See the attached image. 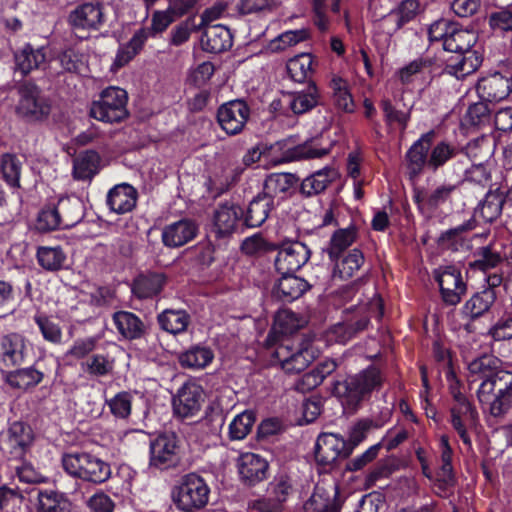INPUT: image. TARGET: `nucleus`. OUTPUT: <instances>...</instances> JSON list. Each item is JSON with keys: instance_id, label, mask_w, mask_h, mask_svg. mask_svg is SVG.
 Here are the masks:
<instances>
[{"instance_id": "f257e3e1", "label": "nucleus", "mask_w": 512, "mask_h": 512, "mask_svg": "<svg viewBox=\"0 0 512 512\" xmlns=\"http://www.w3.org/2000/svg\"><path fill=\"white\" fill-rule=\"evenodd\" d=\"M382 375L375 366H369L357 374L348 376L344 381L334 384V394L350 409H355L367 399L374 390L382 385Z\"/></svg>"}, {"instance_id": "f03ea898", "label": "nucleus", "mask_w": 512, "mask_h": 512, "mask_svg": "<svg viewBox=\"0 0 512 512\" xmlns=\"http://www.w3.org/2000/svg\"><path fill=\"white\" fill-rule=\"evenodd\" d=\"M62 467L72 478L92 484H102L111 476V467L100 457L84 451L65 453Z\"/></svg>"}, {"instance_id": "7ed1b4c3", "label": "nucleus", "mask_w": 512, "mask_h": 512, "mask_svg": "<svg viewBox=\"0 0 512 512\" xmlns=\"http://www.w3.org/2000/svg\"><path fill=\"white\" fill-rule=\"evenodd\" d=\"M512 396V373L500 370L493 376L482 379L477 397L482 406H488L490 413L497 417L504 414Z\"/></svg>"}, {"instance_id": "20e7f679", "label": "nucleus", "mask_w": 512, "mask_h": 512, "mask_svg": "<svg viewBox=\"0 0 512 512\" xmlns=\"http://www.w3.org/2000/svg\"><path fill=\"white\" fill-rule=\"evenodd\" d=\"M127 92L119 87L104 89L90 106L89 115L104 123H118L128 116Z\"/></svg>"}, {"instance_id": "39448f33", "label": "nucleus", "mask_w": 512, "mask_h": 512, "mask_svg": "<svg viewBox=\"0 0 512 512\" xmlns=\"http://www.w3.org/2000/svg\"><path fill=\"white\" fill-rule=\"evenodd\" d=\"M210 488L206 481L195 473L182 477L173 492V500L183 511L203 508L209 500Z\"/></svg>"}, {"instance_id": "423d86ee", "label": "nucleus", "mask_w": 512, "mask_h": 512, "mask_svg": "<svg viewBox=\"0 0 512 512\" xmlns=\"http://www.w3.org/2000/svg\"><path fill=\"white\" fill-rule=\"evenodd\" d=\"M33 356V346L21 333L10 332L0 336V363L15 367L27 363Z\"/></svg>"}, {"instance_id": "0eeeda50", "label": "nucleus", "mask_w": 512, "mask_h": 512, "mask_svg": "<svg viewBox=\"0 0 512 512\" xmlns=\"http://www.w3.org/2000/svg\"><path fill=\"white\" fill-rule=\"evenodd\" d=\"M204 402V390L195 381L185 382L172 397V409L175 417L185 420L195 417Z\"/></svg>"}, {"instance_id": "6e6552de", "label": "nucleus", "mask_w": 512, "mask_h": 512, "mask_svg": "<svg viewBox=\"0 0 512 512\" xmlns=\"http://www.w3.org/2000/svg\"><path fill=\"white\" fill-rule=\"evenodd\" d=\"M179 440L174 433H163L150 441L149 464L165 470L178 463Z\"/></svg>"}, {"instance_id": "1a4fd4ad", "label": "nucleus", "mask_w": 512, "mask_h": 512, "mask_svg": "<svg viewBox=\"0 0 512 512\" xmlns=\"http://www.w3.org/2000/svg\"><path fill=\"white\" fill-rule=\"evenodd\" d=\"M311 251L308 246L299 241L286 242L277 248L274 265L281 275L295 273L310 259Z\"/></svg>"}, {"instance_id": "9d476101", "label": "nucleus", "mask_w": 512, "mask_h": 512, "mask_svg": "<svg viewBox=\"0 0 512 512\" xmlns=\"http://www.w3.org/2000/svg\"><path fill=\"white\" fill-rule=\"evenodd\" d=\"M104 22V7L97 0L78 4L68 15V23L75 31H96Z\"/></svg>"}, {"instance_id": "9b49d317", "label": "nucleus", "mask_w": 512, "mask_h": 512, "mask_svg": "<svg viewBox=\"0 0 512 512\" xmlns=\"http://www.w3.org/2000/svg\"><path fill=\"white\" fill-rule=\"evenodd\" d=\"M434 277L443 301L449 305L458 304L466 291L461 271L453 265L441 266L435 270Z\"/></svg>"}, {"instance_id": "f8f14e48", "label": "nucleus", "mask_w": 512, "mask_h": 512, "mask_svg": "<svg viewBox=\"0 0 512 512\" xmlns=\"http://www.w3.org/2000/svg\"><path fill=\"white\" fill-rule=\"evenodd\" d=\"M249 117L250 108L245 101L240 99L224 103L217 111L218 123L228 135L241 133Z\"/></svg>"}, {"instance_id": "ddd939ff", "label": "nucleus", "mask_w": 512, "mask_h": 512, "mask_svg": "<svg viewBox=\"0 0 512 512\" xmlns=\"http://www.w3.org/2000/svg\"><path fill=\"white\" fill-rule=\"evenodd\" d=\"M352 453V447H348L347 441L334 433H323L318 436L314 455L318 464L327 466L333 464L339 457H348Z\"/></svg>"}, {"instance_id": "4468645a", "label": "nucleus", "mask_w": 512, "mask_h": 512, "mask_svg": "<svg viewBox=\"0 0 512 512\" xmlns=\"http://www.w3.org/2000/svg\"><path fill=\"white\" fill-rule=\"evenodd\" d=\"M34 440L32 428L25 422L15 421L2 435V448L13 458H22Z\"/></svg>"}, {"instance_id": "2eb2a0df", "label": "nucleus", "mask_w": 512, "mask_h": 512, "mask_svg": "<svg viewBox=\"0 0 512 512\" xmlns=\"http://www.w3.org/2000/svg\"><path fill=\"white\" fill-rule=\"evenodd\" d=\"M451 425L457 432L463 444L472 447L468 429L472 428L478 419V413L466 397L457 396V403L450 409Z\"/></svg>"}, {"instance_id": "dca6fc26", "label": "nucleus", "mask_w": 512, "mask_h": 512, "mask_svg": "<svg viewBox=\"0 0 512 512\" xmlns=\"http://www.w3.org/2000/svg\"><path fill=\"white\" fill-rule=\"evenodd\" d=\"M19 95V103L16 108L19 115L41 119L49 114L50 106L40 95L37 86L30 83L23 84L19 88Z\"/></svg>"}, {"instance_id": "f3484780", "label": "nucleus", "mask_w": 512, "mask_h": 512, "mask_svg": "<svg viewBox=\"0 0 512 512\" xmlns=\"http://www.w3.org/2000/svg\"><path fill=\"white\" fill-rule=\"evenodd\" d=\"M476 90L483 101L499 102L512 92V78L495 72L479 79Z\"/></svg>"}, {"instance_id": "a211bd4d", "label": "nucleus", "mask_w": 512, "mask_h": 512, "mask_svg": "<svg viewBox=\"0 0 512 512\" xmlns=\"http://www.w3.org/2000/svg\"><path fill=\"white\" fill-rule=\"evenodd\" d=\"M268 462L262 456L246 452L237 459L240 480L248 486H255L267 478Z\"/></svg>"}, {"instance_id": "6ab92c4d", "label": "nucleus", "mask_w": 512, "mask_h": 512, "mask_svg": "<svg viewBox=\"0 0 512 512\" xmlns=\"http://www.w3.org/2000/svg\"><path fill=\"white\" fill-rule=\"evenodd\" d=\"M482 63V56L478 51L466 53H452L444 60L443 72L457 79H463L474 73Z\"/></svg>"}, {"instance_id": "aec40b11", "label": "nucleus", "mask_w": 512, "mask_h": 512, "mask_svg": "<svg viewBox=\"0 0 512 512\" xmlns=\"http://www.w3.org/2000/svg\"><path fill=\"white\" fill-rule=\"evenodd\" d=\"M198 226L189 219H181L166 225L161 233V239L164 246L168 248H177L193 240L197 235Z\"/></svg>"}, {"instance_id": "412c9836", "label": "nucleus", "mask_w": 512, "mask_h": 512, "mask_svg": "<svg viewBox=\"0 0 512 512\" xmlns=\"http://www.w3.org/2000/svg\"><path fill=\"white\" fill-rule=\"evenodd\" d=\"M330 151L331 145L324 147L318 139H311L286 149L274 163L277 165L294 161L319 159L328 155Z\"/></svg>"}, {"instance_id": "4be33fe9", "label": "nucleus", "mask_w": 512, "mask_h": 512, "mask_svg": "<svg viewBox=\"0 0 512 512\" xmlns=\"http://www.w3.org/2000/svg\"><path fill=\"white\" fill-rule=\"evenodd\" d=\"M138 192L128 183L117 184L112 187L106 196V204L110 211L116 214L131 212L137 203Z\"/></svg>"}, {"instance_id": "5701e85b", "label": "nucleus", "mask_w": 512, "mask_h": 512, "mask_svg": "<svg viewBox=\"0 0 512 512\" xmlns=\"http://www.w3.org/2000/svg\"><path fill=\"white\" fill-rule=\"evenodd\" d=\"M403 26L392 11L375 22L373 41L381 56L387 54L392 44L393 35Z\"/></svg>"}, {"instance_id": "b1692460", "label": "nucleus", "mask_w": 512, "mask_h": 512, "mask_svg": "<svg viewBox=\"0 0 512 512\" xmlns=\"http://www.w3.org/2000/svg\"><path fill=\"white\" fill-rule=\"evenodd\" d=\"M433 137V131L421 135L407 151L406 158L411 176L419 175L425 166L429 168V149Z\"/></svg>"}, {"instance_id": "393cba45", "label": "nucleus", "mask_w": 512, "mask_h": 512, "mask_svg": "<svg viewBox=\"0 0 512 512\" xmlns=\"http://www.w3.org/2000/svg\"><path fill=\"white\" fill-rule=\"evenodd\" d=\"M213 349L206 343H197L189 346L178 356L181 367L191 370H203L214 360Z\"/></svg>"}, {"instance_id": "a878e982", "label": "nucleus", "mask_w": 512, "mask_h": 512, "mask_svg": "<svg viewBox=\"0 0 512 512\" xmlns=\"http://www.w3.org/2000/svg\"><path fill=\"white\" fill-rule=\"evenodd\" d=\"M202 49L209 53H221L232 46V34L224 25H207L201 36Z\"/></svg>"}, {"instance_id": "bb28decb", "label": "nucleus", "mask_w": 512, "mask_h": 512, "mask_svg": "<svg viewBox=\"0 0 512 512\" xmlns=\"http://www.w3.org/2000/svg\"><path fill=\"white\" fill-rule=\"evenodd\" d=\"M33 505L36 512H71L65 493L53 489L37 490Z\"/></svg>"}, {"instance_id": "cd10ccee", "label": "nucleus", "mask_w": 512, "mask_h": 512, "mask_svg": "<svg viewBox=\"0 0 512 512\" xmlns=\"http://www.w3.org/2000/svg\"><path fill=\"white\" fill-rule=\"evenodd\" d=\"M310 285L308 282L294 273L281 275L277 284L273 288V295L283 302H292L301 297Z\"/></svg>"}, {"instance_id": "c85d7f7f", "label": "nucleus", "mask_w": 512, "mask_h": 512, "mask_svg": "<svg viewBox=\"0 0 512 512\" xmlns=\"http://www.w3.org/2000/svg\"><path fill=\"white\" fill-rule=\"evenodd\" d=\"M364 261V254L360 249H351L347 254H342L337 260L331 261L334 264L332 278L334 280H348L352 278L363 266Z\"/></svg>"}, {"instance_id": "c756f323", "label": "nucleus", "mask_w": 512, "mask_h": 512, "mask_svg": "<svg viewBox=\"0 0 512 512\" xmlns=\"http://www.w3.org/2000/svg\"><path fill=\"white\" fill-rule=\"evenodd\" d=\"M243 217V209L234 204L220 205L214 214V227L219 236L233 233Z\"/></svg>"}, {"instance_id": "7c9ffc66", "label": "nucleus", "mask_w": 512, "mask_h": 512, "mask_svg": "<svg viewBox=\"0 0 512 512\" xmlns=\"http://www.w3.org/2000/svg\"><path fill=\"white\" fill-rule=\"evenodd\" d=\"M358 229L355 225L339 228L333 232L327 246L323 249L330 261L337 260L357 239Z\"/></svg>"}, {"instance_id": "2f4dec72", "label": "nucleus", "mask_w": 512, "mask_h": 512, "mask_svg": "<svg viewBox=\"0 0 512 512\" xmlns=\"http://www.w3.org/2000/svg\"><path fill=\"white\" fill-rule=\"evenodd\" d=\"M100 155L86 150L73 159L72 175L75 180L90 182L100 170Z\"/></svg>"}, {"instance_id": "473e14b6", "label": "nucleus", "mask_w": 512, "mask_h": 512, "mask_svg": "<svg viewBox=\"0 0 512 512\" xmlns=\"http://www.w3.org/2000/svg\"><path fill=\"white\" fill-rule=\"evenodd\" d=\"M112 320L119 334L127 340L139 339L145 333V324L132 312L117 311Z\"/></svg>"}, {"instance_id": "72a5a7b5", "label": "nucleus", "mask_w": 512, "mask_h": 512, "mask_svg": "<svg viewBox=\"0 0 512 512\" xmlns=\"http://www.w3.org/2000/svg\"><path fill=\"white\" fill-rule=\"evenodd\" d=\"M477 40L478 35L475 31L464 29L456 23L448 35L443 49L450 53L468 54V51H475L473 47Z\"/></svg>"}, {"instance_id": "f704fd0d", "label": "nucleus", "mask_w": 512, "mask_h": 512, "mask_svg": "<svg viewBox=\"0 0 512 512\" xmlns=\"http://www.w3.org/2000/svg\"><path fill=\"white\" fill-rule=\"evenodd\" d=\"M274 205V201L264 194L257 195L243 214L244 224L250 228L260 227L268 218Z\"/></svg>"}, {"instance_id": "c9c22d12", "label": "nucleus", "mask_w": 512, "mask_h": 512, "mask_svg": "<svg viewBox=\"0 0 512 512\" xmlns=\"http://www.w3.org/2000/svg\"><path fill=\"white\" fill-rule=\"evenodd\" d=\"M336 177L337 171L333 167L326 166L303 179L300 192L306 197L317 195L323 192Z\"/></svg>"}, {"instance_id": "e433bc0d", "label": "nucleus", "mask_w": 512, "mask_h": 512, "mask_svg": "<svg viewBox=\"0 0 512 512\" xmlns=\"http://www.w3.org/2000/svg\"><path fill=\"white\" fill-rule=\"evenodd\" d=\"M373 308H375L373 312L375 316L381 317L383 315L380 300L374 299L369 304L368 314L361 316L355 323H342L335 326L334 333L338 336V341L345 343L351 339L355 333L364 330L369 323V318L372 316L371 310Z\"/></svg>"}, {"instance_id": "4c0bfd02", "label": "nucleus", "mask_w": 512, "mask_h": 512, "mask_svg": "<svg viewBox=\"0 0 512 512\" xmlns=\"http://www.w3.org/2000/svg\"><path fill=\"white\" fill-rule=\"evenodd\" d=\"M33 321L44 341L53 345L63 344L64 334L59 319L52 315L38 312L33 316Z\"/></svg>"}, {"instance_id": "58836bf2", "label": "nucleus", "mask_w": 512, "mask_h": 512, "mask_svg": "<svg viewBox=\"0 0 512 512\" xmlns=\"http://www.w3.org/2000/svg\"><path fill=\"white\" fill-rule=\"evenodd\" d=\"M296 183L297 178L294 174L272 173L264 182L263 194L273 201L275 197L284 198L290 194Z\"/></svg>"}, {"instance_id": "ea45409f", "label": "nucleus", "mask_w": 512, "mask_h": 512, "mask_svg": "<svg viewBox=\"0 0 512 512\" xmlns=\"http://www.w3.org/2000/svg\"><path fill=\"white\" fill-rule=\"evenodd\" d=\"M505 202L504 194L499 189L490 190L475 210V216H480L485 222L495 221L502 213Z\"/></svg>"}, {"instance_id": "a19ab883", "label": "nucleus", "mask_w": 512, "mask_h": 512, "mask_svg": "<svg viewBox=\"0 0 512 512\" xmlns=\"http://www.w3.org/2000/svg\"><path fill=\"white\" fill-rule=\"evenodd\" d=\"M56 207L63 229L74 227L84 217L83 203L77 197L62 198Z\"/></svg>"}, {"instance_id": "79ce46f5", "label": "nucleus", "mask_w": 512, "mask_h": 512, "mask_svg": "<svg viewBox=\"0 0 512 512\" xmlns=\"http://www.w3.org/2000/svg\"><path fill=\"white\" fill-rule=\"evenodd\" d=\"M44 373L34 365L11 371L6 376V382L13 388L28 390L42 382Z\"/></svg>"}, {"instance_id": "37998d69", "label": "nucleus", "mask_w": 512, "mask_h": 512, "mask_svg": "<svg viewBox=\"0 0 512 512\" xmlns=\"http://www.w3.org/2000/svg\"><path fill=\"white\" fill-rule=\"evenodd\" d=\"M318 103V92L314 84L308 85L305 90L289 94L287 106L295 115L304 114L313 109Z\"/></svg>"}, {"instance_id": "c03bdc74", "label": "nucleus", "mask_w": 512, "mask_h": 512, "mask_svg": "<svg viewBox=\"0 0 512 512\" xmlns=\"http://www.w3.org/2000/svg\"><path fill=\"white\" fill-rule=\"evenodd\" d=\"M16 68L27 75L32 70L39 68L45 61V53L42 48H33L30 44H25L15 55Z\"/></svg>"}, {"instance_id": "a18cd8bd", "label": "nucleus", "mask_w": 512, "mask_h": 512, "mask_svg": "<svg viewBox=\"0 0 512 512\" xmlns=\"http://www.w3.org/2000/svg\"><path fill=\"white\" fill-rule=\"evenodd\" d=\"M152 37V32L148 28H141L134 33L130 41L119 48L115 64L123 66L127 64L142 49L145 42Z\"/></svg>"}, {"instance_id": "49530a36", "label": "nucleus", "mask_w": 512, "mask_h": 512, "mask_svg": "<svg viewBox=\"0 0 512 512\" xmlns=\"http://www.w3.org/2000/svg\"><path fill=\"white\" fill-rule=\"evenodd\" d=\"M460 155V147L445 140L439 141L429 149V169L436 171L448 161Z\"/></svg>"}, {"instance_id": "de8ad7c7", "label": "nucleus", "mask_w": 512, "mask_h": 512, "mask_svg": "<svg viewBox=\"0 0 512 512\" xmlns=\"http://www.w3.org/2000/svg\"><path fill=\"white\" fill-rule=\"evenodd\" d=\"M456 185L450 183H443L435 187L430 192L422 195L420 193L414 196L415 202L418 204L427 205L431 209H436L441 205L449 202L453 192L456 190Z\"/></svg>"}, {"instance_id": "09e8293b", "label": "nucleus", "mask_w": 512, "mask_h": 512, "mask_svg": "<svg viewBox=\"0 0 512 512\" xmlns=\"http://www.w3.org/2000/svg\"><path fill=\"white\" fill-rule=\"evenodd\" d=\"M22 164L15 154L4 153L0 155V177L13 188L20 187Z\"/></svg>"}, {"instance_id": "8fccbe9b", "label": "nucleus", "mask_w": 512, "mask_h": 512, "mask_svg": "<svg viewBox=\"0 0 512 512\" xmlns=\"http://www.w3.org/2000/svg\"><path fill=\"white\" fill-rule=\"evenodd\" d=\"M496 299L495 290L486 288L474 294L465 304L464 312L471 318H478L489 310Z\"/></svg>"}, {"instance_id": "3c124183", "label": "nucleus", "mask_w": 512, "mask_h": 512, "mask_svg": "<svg viewBox=\"0 0 512 512\" xmlns=\"http://www.w3.org/2000/svg\"><path fill=\"white\" fill-rule=\"evenodd\" d=\"M190 317L184 310H165L158 315L160 327L171 334L184 332L189 324Z\"/></svg>"}, {"instance_id": "603ef678", "label": "nucleus", "mask_w": 512, "mask_h": 512, "mask_svg": "<svg viewBox=\"0 0 512 512\" xmlns=\"http://www.w3.org/2000/svg\"><path fill=\"white\" fill-rule=\"evenodd\" d=\"M256 421L255 413L252 410H245L237 414L228 426L230 440H243L251 432Z\"/></svg>"}, {"instance_id": "864d4df0", "label": "nucleus", "mask_w": 512, "mask_h": 512, "mask_svg": "<svg viewBox=\"0 0 512 512\" xmlns=\"http://www.w3.org/2000/svg\"><path fill=\"white\" fill-rule=\"evenodd\" d=\"M313 58L310 54H300L290 59L287 63L289 77L298 83L310 79L313 73Z\"/></svg>"}, {"instance_id": "5fc2aeb1", "label": "nucleus", "mask_w": 512, "mask_h": 512, "mask_svg": "<svg viewBox=\"0 0 512 512\" xmlns=\"http://www.w3.org/2000/svg\"><path fill=\"white\" fill-rule=\"evenodd\" d=\"M38 264L47 271H57L64 266L66 255L60 246H40L36 253Z\"/></svg>"}, {"instance_id": "6e6d98bb", "label": "nucleus", "mask_w": 512, "mask_h": 512, "mask_svg": "<svg viewBox=\"0 0 512 512\" xmlns=\"http://www.w3.org/2000/svg\"><path fill=\"white\" fill-rule=\"evenodd\" d=\"M330 88L335 105L345 112H353L355 105L348 82L341 77H333Z\"/></svg>"}, {"instance_id": "4d7b16f0", "label": "nucleus", "mask_w": 512, "mask_h": 512, "mask_svg": "<svg viewBox=\"0 0 512 512\" xmlns=\"http://www.w3.org/2000/svg\"><path fill=\"white\" fill-rule=\"evenodd\" d=\"M82 368L91 376H107L114 369V359L109 354L96 353L82 363Z\"/></svg>"}, {"instance_id": "13d9d810", "label": "nucleus", "mask_w": 512, "mask_h": 512, "mask_svg": "<svg viewBox=\"0 0 512 512\" xmlns=\"http://www.w3.org/2000/svg\"><path fill=\"white\" fill-rule=\"evenodd\" d=\"M439 450L441 466L438 472V477L440 481L444 482L445 484H449L453 481L454 473L452 465L453 450L451 448V445L449 443V437L447 435H442L440 437Z\"/></svg>"}, {"instance_id": "bf43d9fd", "label": "nucleus", "mask_w": 512, "mask_h": 512, "mask_svg": "<svg viewBox=\"0 0 512 512\" xmlns=\"http://www.w3.org/2000/svg\"><path fill=\"white\" fill-rule=\"evenodd\" d=\"M268 493L282 506L294 493L292 479L286 474H278L268 485Z\"/></svg>"}, {"instance_id": "052dcab7", "label": "nucleus", "mask_w": 512, "mask_h": 512, "mask_svg": "<svg viewBox=\"0 0 512 512\" xmlns=\"http://www.w3.org/2000/svg\"><path fill=\"white\" fill-rule=\"evenodd\" d=\"M164 279L161 275L152 274L135 282L133 291L139 298H151L161 292Z\"/></svg>"}, {"instance_id": "680f3d73", "label": "nucleus", "mask_w": 512, "mask_h": 512, "mask_svg": "<svg viewBox=\"0 0 512 512\" xmlns=\"http://www.w3.org/2000/svg\"><path fill=\"white\" fill-rule=\"evenodd\" d=\"M498 360L490 355H484L474 359L468 364L470 374L478 376L480 380L491 377L498 373Z\"/></svg>"}, {"instance_id": "e2e57ef3", "label": "nucleus", "mask_w": 512, "mask_h": 512, "mask_svg": "<svg viewBox=\"0 0 512 512\" xmlns=\"http://www.w3.org/2000/svg\"><path fill=\"white\" fill-rule=\"evenodd\" d=\"M380 106L387 124H398L403 130L406 129L410 120V109H397L387 98L381 100Z\"/></svg>"}, {"instance_id": "0e129e2a", "label": "nucleus", "mask_w": 512, "mask_h": 512, "mask_svg": "<svg viewBox=\"0 0 512 512\" xmlns=\"http://www.w3.org/2000/svg\"><path fill=\"white\" fill-rule=\"evenodd\" d=\"M99 341V336H88L74 340L65 352L66 358L82 359L94 351Z\"/></svg>"}, {"instance_id": "69168bd1", "label": "nucleus", "mask_w": 512, "mask_h": 512, "mask_svg": "<svg viewBox=\"0 0 512 512\" xmlns=\"http://www.w3.org/2000/svg\"><path fill=\"white\" fill-rule=\"evenodd\" d=\"M489 25L496 33L512 32V5L492 12L489 16Z\"/></svg>"}, {"instance_id": "338daca9", "label": "nucleus", "mask_w": 512, "mask_h": 512, "mask_svg": "<svg viewBox=\"0 0 512 512\" xmlns=\"http://www.w3.org/2000/svg\"><path fill=\"white\" fill-rule=\"evenodd\" d=\"M488 154V142L484 138H477L470 141L465 147H460L459 156H462L461 162H463V159L471 162H482Z\"/></svg>"}, {"instance_id": "774afa93", "label": "nucleus", "mask_w": 512, "mask_h": 512, "mask_svg": "<svg viewBox=\"0 0 512 512\" xmlns=\"http://www.w3.org/2000/svg\"><path fill=\"white\" fill-rule=\"evenodd\" d=\"M199 29V25H196L194 18H187L171 29L169 40L170 45L181 46L189 40L194 31Z\"/></svg>"}]
</instances>
